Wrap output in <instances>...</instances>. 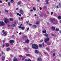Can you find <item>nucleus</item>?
<instances>
[{
  "mask_svg": "<svg viewBox=\"0 0 61 61\" xmlns=\"http://www.w3.org/2000/svg\"><path fill=\"white\" fill-rule=\"evenodd\" d=\"M31 47L32 48L34 49H38V45L36 44H33L31 45Z\"/></svg>",
  "mask_w": 61,
  "mask_h": 61,
  "instance_id": "obj_1",
  "label": "nucleus"
},
{
  "mask_svg": "<svg viewBox=\"0 0 61 61\" xmlns=\"http://www.w3.org/2000/svg\"><path fill=\"white\" fill-rule=\"evenodd\" d=\"M2 46L3 47H4L5 46V44H3V45H2Z\"/></svg>",
  "mask_w": 61,
  "mask_h": 61,
  "instance_id": "obj_46",
  "label": "nucleus"
},
{
  "mask_svg": "<svg viewBox=\"0 0 61 61\" xmlns=\"http://www.w3.org/2000/svg\"><path fill=\"white\" fill-rule=\"evenodd\" d=\"M53 12H51V15H53Z\"/></svg>",
  "mask_w": 61,
  "mask_h": 61,
  "instance_id": "obj_52",
  "label": "nucleus"
},
{
  "mask_svg": "<svg viewBox=\"0 0 61 61\" xmlns=\"http://www.w3.org/2000/svg\"><path fill=\"white\" fill-rule=\"evenodd\" d=\"M12 37L13 38V39H15V38L14 37H15V36H14L12 35Z\"/></svg>",
  "mask_w": 61,
  "mask_h": 61,
  "instance_id": "obj_37",
  "label": "nucleus"
},
{
  "mask_svg": "<svg viewBox=\"0 0 61 61\" xmlns=\"http://www.w3.org/2000/svg\"><path fill=\"white\" fill-rule=\"evenodd\" d=\"M10 44H13L14 43V41L13 40H11L10 41Z\"/></svg>",
  "mask_w": 61,
  "mask_h": 61,
  "instance_id": "obj_8",
  "label": "nucleus"
},
{
  "mask_svg": "<svg viewBox=\"0 0 61 61\" xmlns=\"http://www.w3.org/2000/svg\"><path fill=\"white\" fill-rule=\"evenodd\" d=\"M10 48H7L6 49V51H9L10 50Z\"/></svg>",
  "mask_w": 61,
  "mask_h": 61,
  "instance_id": "obj_22",
  "label": "nucleus"
},
{
  "mask_svg": "<svg viewBox=\"0 0 61 61\" xmlns=\"http://www.w3.org/2000/svg\"><path fill=\"white\" fill-rule=\"evenodd\" d=\"M50 40L49 38L47 37L45 38V40L44 41L46 43H47Z\"/></svg>",
  "mask_w": 61,
  "mask_h": 61,
  "instance_id": "obj_3",
  "label": "nucleus"
},
{
  "mask_svg": "<svg viewBox=\"0 0 61 61\" xmlns=\"http://www.w3.org/2000/svg\"><path fill=\"white\" fill-rule=\"evenodd\" d=\"M42 60V59L40 57H39L37 59V61H40Z\"/></svg>",
  "mask_w": 61,
  "mask_h": 61,
  "instance_id": "obj_10",
  "label": "nucleus"
},
{
  "mask_svg": "<svg viewBox=\"0 0 61 61\" xmlns=\"http://www.w3.org/2000/svg\"><path fill=\"white\" fill-rule=\"evenodd\" d=\"M9 21H14V19L12 18H10V19Z\"/></svg>",
  "mask_w": 61,
  "mask_h": 61,
  "instance_id": "obj_20",
  "label": "nucleus"
},
{
  "mask_svg": "<svg viewBox=\"0 0 61 61\" xmlns=\"http://www.w3.org/2000/svg\"><path fill=\"white\" fill-rule=\"evenodd\" d=\"M23 39H25L26 38V36H24L23 37Z\"/></svg>",
  "mask_w": 61,
  "mask_h": 61,
  "instance_id": "obj_38",
  "label": "nucleus"
},
{
  "mask_svg": "<svg viewBox=\"0 0 61 61\" xmlns=\"http://www.w3.org/2000/svg\"><path fill=\"white\" fill-rule=\"evenodd\" d=\"M9 46V43H7L6 44V47H8Z\"/></svg>",
  "mask_w": 61,
  "mask_h": 61,
  "instance_id": "obj_14",
  "label": "nucleus"
},
{
  "mask_svg": "<svg viewBox=\"0 0 61 61\" xmlns=\"http://www.w3.org/2000/svg\"><path fill=\"white\" fill-rule=\"evenodd\" d=\"M43 39H41V40L40 41L41 42H43Z\"/></svg>",
  "mask_w": 61,
  "mask_h": 61,
  "instance_id": "obj_50",
  "label": "nucleus"
},
{
  "mask_svg": "<svg viewBox=\"0 0 61 61\" xmlns=\"http://www.w3.org/2000/svg\"><path fill=\"white\" fill-rule=\"evenodd\" d=\"M56 7L57 8H58V6H56Z\"/></svg>",
  "mask_w": 61,
  "mask_h": 61,
  "instance_id": "obj_62",
  "label": "nucleus"
},
{
  "mask_svg": "<svg viewBox=\"0 0 61 61\" xmlns=\"http://www.w3.org/2000/svg\"><path fill=\"white\" fill-rule=\"evenodd\" d=\"M59 6L60 7H61V4H60V3L59 4Z\"/></svg>",
  "mask_w": 61,
  "mask_h": 61,
  "instance_id": "obj_40",
  "label": "nucleus"
},
{
  "mask_svg": "<svg viewBox=\"0 0 61 61\" xmlns=\"http://www.w3.org/2000/svg\"><path fill=\"white\" fill-rule=\"evenodd\" d=\"M27 29V31H28L29 30V27H28Z\"/></svg>",
  "mask_w": 61,
  "mask_h": 61,
  "instance_id": "obj_47",
  "label": "nucleus"
},
{
  "mask_svg": "<svg viewBox=\"0 0 61 61\" xmlns=\"http://www.w3.org/2000/svg\"><path fill=\"white\" fill-rule=\"evenodd\" d=\"M40 10H42V8L41 7H40Z\"/></svg>",
  "mask_w": 61,
  "mask_h": 61,
  "instance_id": "obj_57",
  "label": "nucleus"
},
{
  "mask_svg": "<svg viewBox=\"0 0 61 61\" xmlns=\"http://www.w3.org/2000/svg\"><path fill=\"white\" fill-rule=\"evenodd\" d=\"M25 58H23V59H22V60L23 61H24V60H25Z\"/></svg>",
  "mask_w": 61,
  "mask_h": 61,
  "instance_id": "obj_51",
  "label": "nucleus"
},
{
  "mask_svg": "<svg viewBox=\"0 0 61 61\" xmlns=\"http://www.w3.org/2000/svg\"><path fill=\"white\" fill-rule=\"evenodd\" d=\"M12 54H10V56H12Z\"/></svg>",
  "mask_w": 61,
  "mask_h": 61,
  "instance_id": "obj_61",
  "label": "nucleus"
},
{
  "mask_svg": "<svg viewBox=\"0 0 61 61\" xmlns=\"http://www.w3.org/2000/svg\"><path fill=\"white\" fill-rule=\"evenodd\" d=\"M10 5V2H9L8 3V5Z\"/></svg>",
  "mask_w": 61,
  "mask_h": 61,
  "instance_id": "obj_45",
  "label": "nucleus"
},
{
  "mask_svg": "<svg viewBox=\"0 0 61 61\" xmlns=\"http://www.w3.org/2000/svg\"><path fill=\"white\" fill-rule=\"evenodd\" d=\"M18 9H18V8H17L16 9V10H18Z\"/></svg>",
  "mask_w": 61,
  "mask_h": 61,
  "instance_id": "obj_59",
  "label": "nucleus"
},
{
  "mask_svg": "<svg viewBox=\"0 0 61 61\" xmlns=\"http://www.w3.org/2000/svg\"><path fill=\"white\" fill-rule=\"evenodd\" d=\"M26 23L28 24H29V22L28 21H26Z\"/></svg>",
  "mask_w": 61,
  "mask_h": 61,
  "instance_id": "obj_34",
  "label": "nucleus"
},
{
  "mask_svg": "<svg viewBox=\"0 0 61 61\" xmlns=\"http://www.w3.org/2000/svg\"><path fill=\"white\" fill-rule=\"evenodd\" d=\"M19 35H22V33L21 32H20L19 33Z\"/></svg>",
  "mask_w": 61,
  "mask_h": 61,
  "instance_id": "obj_55",
  "label": "nucleus"
},
{
  "mask_svg": "<svg viewBox=\"0 0 61 61\" xmlns=\"http://www.w3.org/2000/svg\"><path fill=\"white\" fill-rule=\"evenodd\" d=\"M51 28L52 30L54 31L55 29V26H52L51 27Z\"/></svg>",
  "mask_w": 61,
  "mask_h": 61,
  "instance_id": "obj_9",
  "label": "nucleus"
},
{
  "mask_svg": "<svg viewBox=\"0 0 61 61\" xmlns=\"http://www.w3.org/2000/svg\"><path fill=\"white\" fill-rule=\"evenodd\" d=\"M51 36H54V34H53V33H51Z\"/></svg>",
  "mask_w": 61,
  "mask_h": 61,
  "instance_id": "obj_41",
  "label": "nucleus"
},
{
  "mask_svg": "<svg viewBox=\"0 0 61 61\" xmlns=\"http://www.w3.org/2000/svg\"><path fill=\"white\" fill-rule=\"evenodd\" d=\"M22 30H24L25 29V28L23 27H22L21 28Z\"/></svg>",
  "mask_w": 61,
  "mask_h": 61,
  "instance_id": "obj_35",
  "label": "nucleus"
},
{
  "mask_svg": "<svg viewBox=\"0 0 61 61\" xmlns=\"http://www.w3.org/2000/svg\"><path fill=\"white\" fill-rule=\"evenodd\" d=\"M35 53H36L38 54V53H39V51L37 50H35Z\"/></svg>",
  "mask_w": 61,
  "mask_h": 61,
  "instance_id": "obj_11",
  "label": "nucleus"
},
{
  "mask_svg": "<svg viewBox=\"0 0 61 61\" xmlns=\"http://www.w3.org/2000/svg\"><path fill=\"white\" fill-rule=\"evenodd\" d=\"M21 19H22V20H23V17H21Z\"/></svg>",
  "mask_w": 61,
  "mask_h": 61,
  "instance_id": "obj_64",
  "label": "nucleus"
},
{
  "mask_svg": "<svg viewBox=\"0 0 61 61\" xmlns=\"http://www.w3.org/2000/svg\"><path fill=\"white\" fill-rule=\"evenodd\" d=\"M4 21L5 23H7L9 22L8 19L6 18H5L4 19Z\"/></svg>",
  "mask_w": 61,
  "mask_h": 61,
  "instance_id": "obj_4",
  "label": "nucleus"
},
{
  "mask_svg": "<svg viewBox=\"0 0 61 61\" xmlns=\"http://www.w3.org/2000/svg\"><path fill=\"white\" fill-rule=\"evenodd\" d=\"M29 25H32V24L30 23L29 24Z\"/></svg>",
  "mask_w": 61,
  "mask_h": 61,
  "instance_id": "obj_60",
  "label": "nucleus"
},
{
  "mask_svg": "<svg viewBox=\"0 0 61 61\" xmlns=\"http://www.w3.org/2000/svg\"><path fill=\"white\" fill-rule=\"evenodd\" d=\"M19 15V13H17V15Z\"/></svg>",
  "mask_w": 61,
  "mask_h": 61,
  "instance_id": "obj_49",
  "label": "nucleus"
},
{
  "mask_svg": "<svg viewBox=\"0 0 61 61\" xmlns=\"http://www.w3.org/2000/svg\"><path fill=\"white\" fill-rule=\"evenodd\" d=\"M25 50H26V51H28V49L26 47H25Z\"/></svg>",
  "mask_w": 61,
  "mask_h": 61,
  "instance_id": "obj_31",
  "label": "nucleus"
},
{
  "mask_svg": "<svg viewBox=\"0 0 61 61\" xmlns=\"http://www.w3.org/2000/svg\"><path fill=\"white\" fill-rule=\"evenodd\" d=\"M13 61H18V60L16 58H14Z\"/></svg>",
  "mask_w": 61,
  "mask_h": 61,
  "instance_id": "obj_18",
  "label": "nucleus"
},
{
  "mask_svg": "<svg viewBox=\"0 0 61 61\" xmlns=\"http://www.w3.org/2000/svg\"><path fill=\"white\" fill-rule=\"evenodd\" d=\"M50 22H51V23L56 25L58 23V21H56V20L54 19H51L50 20Z\"/></svg>",
  "mask_w": 61,
  "mask_h": 61,
  "instance_id": "obj_2",
  "label": "nucleus"
},
{
  "mask_svg": "<svg viewBox=\"0 0 61 61\" xmlns=\"http://www.w3.org/2000/svg\"><path fill=\"white\" fill-rule=\"evenodd\" d=\"M59 33H60V34H61V30H60V32H59Z\"/></svg>",
  "mask_w": 61,
  "mask_h": 61,
  "instance_id": "obj_53",
  "label": "nucleus"
},
{
  "mask_svg": "<svg viewBox=\"0 0 61 61\" xmlns=\"http://www.w3.org/2000/svg\"><path fill=\"white\" fill-rule=\"evenodd\" d=\"M19 13L20 14H24V12L23 11V10H20L19 11Z\"/></svg>",
  "mask_w": 61,
  "mask_h": 61,
  "instance_id": "obj_7",
  "label": "nucleus"
},
{
  "mask_svg": "<svg viewBox=\"0 0 61 61\" xmlns=\"http://www.w3.org/2000/svg\"><path fill=\"white\" fill-rule=\"evenodd\" d=\"M2 58L3 60H4L5 59V56H2Z\"/></svg>",
  "mask_w": 61,
  "mask_h": 61,
  "instance_id": "obj_13",
  "label": "nucleus"
},
{
  "mask_svg": "<svg viewBox=\"0 0 61 61\" xmlns=\"http://www.w3.org/2000/svg\"><path fill=\"white\" fill-rule=\"evenodd\" d=\"M48 1H49V0H46V4H49V3H48Z\"/></svg>",
  "mask_w": 61,
  "mask_h": 61,
  "instance_id": "obj_16",
  "label": "nucleus"
},
{
  "mask_svg": "<svg viewBox=\"0 0 61 61\" xmlns=\"http://www.w3.org/2000/svg\"><path fill=\"white\" fill-rule=\"evenodd\" d=\"M19 28H21V26H19Z\"/></svg>",
  "mask_w": 61,
  "mask_h": 61,
  "instance_id": "obj_58",
  "label": "nucleus"
},
{
  "mask_svg": "<svg viewBox=\"0 0 61 61\" xmlns=\"http://www.w3.org/2000/svg\"><path fill=\"white\" fill-rule=\"evenodd\" d=\"M27 59H26L24 61H27Z\"/></svg>",
  "mask_w": 61,
  "mask_h": 61,
  "instance_id": "obj_54",
  "label": "nucleus"
},
{
  "mask_svg": "<svg viewBox=\"0 0 61 61\" xmlns=\"http://www.w3.org/2000/svg\"><path fill=\"white\" fill-rule=\"evenodd\" d=\"M15 24H12L11 25V26H12V27H14L15 26Z\"/></svg>",
  "mask_w": 61,
  "mask_h": 61,
  "instance_id": "obj_27",
  "label": "nucleus"
},
{
  "mask_svg": "<svg viewBox=\"0 0 61 61\" xmlns=\"http://www.w3.org/2000/svg\"><path fill=\"white\" fill-rule=\"evenodd\" d=\"M33 10H36V7H34L33 8Z\"/></svg>",
  "mask_w": 61,
  "mask_h": 61,
  "instance_id": "obj_30",
  "label": "nucleus"
},
{
  "mask_svg": "<svg viewBox=\"0 0 61 61\" xmlns=\"http://www.w3.org/2000/svg\"><path fill=\"white\" fill-rule=\"evenodd\" d=\"M58 19H59L60 20L61 19V16H58Z\"/></svg>",
  "mask_w": 61,
  "mask_h": 61,
  "instance_id": "obj_23",
  "label": "nucleus"
},
{
  "mask_svg": "<svg viewBox=\"0 0 61 61\" xmlns=\"http://www.w3.org/2000/svg\"><path fill=\"white\" fill-rule=\"evenodd\" d=\"M19 16H21V15L19 14Z\"/></svg>",
  "mask_w": 61,
  "mask_h": 61,
  "instance_id": "obj_63",
  "label": "nucleus"
},
{
  "mask_svg": "<svg viewBox=\"0 0 61 61\" xmlns=\"http://www.w3.org/2000/svg\"><path fill=\"white\" fill-rule=\"evenodd\" d=\"M56 55V54H55V53H54L53 55V57H54L55 56V55Z\"/></svg>",
  "mask_w": 61,
  "mask_h": 61,
  "instance_id": "obj_36",
  "label": "nucleus"
},
{
  "mask_svg": "<svg viewBox=\"0 0 61 61\" xmlns=\"http://www.w3.org/2000/svg\"><path fill=\"white\" fill-rule=\"evenodd\" d=\"M56 31H57V32H58L59 30V29H58L57 28L56 29Z\"/></svg>",
  "mask_w": 61,
  "mask_h": 61,
  "instance_id": "obj_26",
  "label": "nucleus"
},
{
  "mask_svg": "<svg viewBox=\"0 0 61 61\" xmlns=\"http://www.w3.org/2000/svg\"><path fill=\"white\" fill-rule=\"evenodd\" d=\"M19 57H20V58L22 57V55H20Z\"/></svg>",
  "mask_w": 61,
  "mask_h": 61,
  "instance_id": "obj_42",
  "label": "nucleus"
},
{
  "mask_svg": "<svg viewBox=\"0 0 61 61\" xmlns=\"http://www.w3.org/2000/svg\"><path fill=\"white\" fill-rule=\"evenodd\" d=\"M21 1H19L18 3V5H21Z\"/></svg>",
  "mask_w": 61,
  "mask_h": 61,
  "instance_id": "obj_19",
  "label": "nucleus"
},
{
  "mask_svg": "<svg viewBox=\"0 0 61 61\" xmlns=\"http://www.w3.org/2000/svg\"><path fill=\"white\" fill-rule=\"evenodd\" d=\"M5 12H6V13H8V10H5Z\"/></svg>",
  "mask_w": 61,
  "mask_h": 61,
  "instance_id": "obj_32",
  "label": "nucleus"
},
{
  "mask_svg": "<svg viewBox=\"0 0 61 61\" xmlns=\"http://www.w3.org/2000/svg\"><path fill=\"white\" fill-rule=\"evenodd\" d=\"M46 49L47 50L49 51V48H47Z\"/></svg>",
  "mask_w": 61,
  "mask_h": 61,
  "instance_id": "obj_44",
  "label": "nucleus"
},
{
  "mask_svg": "<svg viewBox=\"0 0 61 61\" xmlns=\"http://www.w3.org/2000/svg\"><path fill=\"white\" fill-rule=\"evenodd\" d=\"M33 28H36V25H34L33 26Z\"/></svg>",
  "mask_w": 61,
  "mask_h": 61,
  "instance_id": "obj_25",
  "label": "nucleus"
},
{
  "mask_svg": "<svg viewBox=\"0 0 61 61\" xmlns=\"http://www.w3.org/2000/svg\"><path fill=\"white\" fill-rule=\"evenodd\" d=\"M42 46L43 47H44L45 45H44V43H42L40 44H39V46L40 47H42Z\"/></svg>",
  "mask_w": 61,
  "mask_h": 61,
  "instance_id": "obj_6",
  "label": "nucleus"
},
{
  "mask_svg": "<svg viewBox=\"0 0 61 61\" xmlns=\"http://www.w3.org/2000/svg\"><path fill=\"white\" fill-rule=\"evenodd\" d=\"M4 54H5L4 52L3 51H1V54H0V56H1L2 55H4Z\"/></svg>",
  "mask_w": 61,
  "mask_h": 61,
  "instance_id": "obj_17",
  "label": "nucleus"
},
{
  "mask_svg": "<svg viewBox=\"0 0 61 61\" xmlns=\"http://www.w3.org/2000/svg\"><path fill=\"white\" fill-rule=\"evenodd\" d=\"M10 2L11 3H13L14 2V1L13 0H11Z\"/></svg>",
  "mask_w": 61,
  "mask_h": 61,
  "instance_id": "obj_33",
  "label": "nucleus"
},
{
  "mask_svg": "<svg viewBox=\"0 0 61 61\" xmlns=\"http://www.w3.org/2000/svg\"><path fill=\"white\" fill-rule=\"evenodd\" d=\"M8 27H9L10 26V25L9 24L8 25Z\"/></svg>",
  "mask_w": 61,
  "mask_h": 61,
  "instance_id": "obj_56",
  "label": "nucleus"
},
{
  "mask_svg": "<svg viewBox=\"0 0 61 61\" xmlns=\"http://www.w3.org/2000/svg\"><path fill=\"white\" fill-rule=\"evenodd\" d=\"M2 2L3 1L1 0L0 1V3H2Z\"/></svg>",
  "mask_w": 61,
  "mask_h": 61,
  "instance_id": "obj_48",
  "label": "nucleus"
},
{
  "mask_svg": "<svg viewBox=\"0 0 61 61\" xmlns=\"http://www.w3.org/2000/svg\"><path fill=\"white\" fill-rule=\"evenodd\" d=\"M26 56H30V54H26Z\"/></svg>",
  "mask_w": 61,
  "mask_h": 61,
  "instance_id": "obj_21",
  "label": "nucleus"
},
{
  "mask_svg": "<svg viewBox=\"0 0 61 61\" xmlns=\"http://www.w3.org/2000/svg\"><path fill=\"white\" fill-rule=\"evenodd\" d=\"M39 21H37L36 23V25H37L38 24H39Z\"/></svg>",
  "mask_w": 61,
  "mask_h": 61,
  "instance_id": "obj_28",
  "label": "nucleus"
},
{
  "mask_svg": "<svg viewBox=\"0 0 61 61\" xmlns=\"http://www.w3.org/2000/svg\"><path fill=\"white\" fill-rule=\"evenodd\" d=\"M42 30V32L43 33H44V34H45V33H46V30L45 29H44L43 30Z\"/></svg>",
  "mask_w": 61,
  "mask_h": 61,
  "instance_id": "obj_12",
  "label": "nucleus"
},
{
  "mask_svg": "<svg viewBox=\"0 0 61 61\" xmlns=\"http://www.w3.org/2000/svg\"><path fill=\"white\" fill-rule=\"evenodd\" d=\"M29 42V40H27L26 42V43H28Z\"/></svg>",
  "mask_w": 61,
  "mask_h": 61,
  "instance_id": "obj_24",
  "label": "nucleus"
},
{
  "mask_svg": "<svg viewBox=\"0 0 61 61\" xmlns=\"http://www.w3.org/2000/svg\"><path fill=\"white\" fill-rule=\"evenodd\" d=\"M4 36H6V33L5 32L4 33Z\"/></svg>",
  "mask_w": 61,
  "mask_h": 61,
  "instance_id": "obj_29",
  "label": "nucleus"
},
{
  "mask_svg": "<svg viewBox=\"0 0 61 61\" xmlns=\"http://www.w3.org/2000/svg\"><path fill=\"white\" fill-rule=\"evenodd\" d=\"M40 16L41 17H43V16L42 15H40Z\"/></svg>",
  "mask_w": 61,
  "mask_h": 61,
  "instance_id": "obj_43",
  "label": "nucleus"
},
{
  "mask_svg": "<svg viewBox=\"0 0 61 61\" xmlns=\"http://www.w3.org/2000/svg\"><path fill=\"white\" fill-rule=\"evenodd\" d=\"M5 24V23L3 21L2 22H0V26H4V25Z\"/></svg>",
  "mask_w": 61,
  "mask_h": 61,
  "instance_id": "obj_5",
  "label": "nucleus"
},
{
  "mask_svg": "<svg viewBox=\"0 0 61 61\" xmlns=\"http://www.w3.org/2000/svg\"><path fill=\"white\" fill-rule=\"evenodd\" d=\"M45 36H46V37H48V34L45 33L44 34Z\"/></svg>",
  "mask_w": 61,
  "mask_h": 61,
  "instance_id": "obj_15",
  "label": "nucleus"
},
{
  "mask_svg": "<svg viewBox=\"0 0 61 61\" xmlns=\"http://www.w3.org/2000/svg\"><path fill=\"white\" fill-rule=\"evenodd\" d=\"M33 11V10H30V12H32Z\"/></svg>",
  "mask_w": 61,
  "mask_h": 61,
  "instance_id": "obj_39",
  "label": "nucleus"
}]
</instances>
